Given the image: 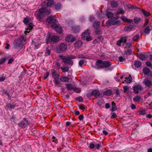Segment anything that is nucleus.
Returning a JSON list of instances; mask_svg holds the SVG:
<instances>
[{
  "label": "nucleus",
  "mask_w": 152,
  "mask_h": 152,
  "mask_svg": "<svg viewBox=\"0 0 152 152\" xmlns=\"http://www.w3.org/2000/svg\"><path fill=\"white\" fill-rule=\"evenodd\" d=\"M97 15L98 17L102 18L104 17V15L102 12L99 11L97 12Z\"/></svg>",
  "instance_id": "35"
},
{
  "label": "nucleus",
  "mask_w": 152,
  "mask_h": 152,
  "mask_svg": "<svg viewBox=\"0 0 152 152\" xmlns=\"http://www.w3.org/2000/svg\"><path fill=\"white\" fill-rule=\"evenodd\" d=\"M6 79V78L4 77H0V81L2 82L4 81Z\"/></svg>",
  "instance_id": "63"
},
{
  "label": "nucleus",
  "mask_w": 152,
  "mask_h": 152,
  "mask_svg": "<svg viewBox=\"0 0 152 152\" xmlns=\"http://www.w3.org/2000/svg\"><path fill=\"white\" fill-rule=\"evenodd\" d=\"M69 79L66 77H62L60 78V80L63 82H66L69 81Z\"/></svg>",
  "instance_id": "23"
},
{
  "label": "nucleus",
  "mask_w": 152,
  "mask_h": 152,
  "mask_svg": "<svg viewBox=\"0 0 152 152\" xmlns=\"http://www.w3.org/2000/svg\"><path fill=\"white\" fill-rule=\"evenodd\" d=\"M100 23L99 21H95L93 24V26L94 28H97L99 26Z\"/></svg>",
  "instance_id": "33"
},
{
  "label": "nucleus",
  "mask_w": 152,
  "mask_h": 152,
  "mask_svg": "<svg viewBox=\"0 0 152 152\" xmlns=\"http://www.w3.org/2000/svg\"><path fill=\"white\" fill-rule=\"evenodd\" d=\"M51 140L53 142H55V143H57V140L55 137L53 136Z\"/></svg>",
  "instance_id": "56"
},
{
  "label": "nucleus",
  "mask_w": 152,
  "mask_h": 152,
  "mask_svg": "<svg viewBox=\"0 0 152 152\" xmlns=\"http://www.w3.org/2000/svg\"><path fill=\"white\" fill-rule=\"evenodd\" d=\"M152 29V27L150 26H149L145 28L144 32L145 34H148L149 33Z\"/></svg>",
  "instance_id": "18"
},
{
  "label": "nucleus",
  "mask_w": 152,
  "mask_h": 152,
  "mask_svg": "<svg viewBox=\"0 0 152 152\" xmlns=\"http://www.w3.org/2000/svg\"><path fill=\"white\" fill-rule=\"evenodd\" d=\"M134 92L135 94H137L140 92L142 89V88L140 85H137L133 87Z\"/></svg>",
  "instance_id": "5"
},
{
  "label": "nucleus",
  "mask_w": 152,
  "mask_h": 152,
  "mask_svg": "<svg viewBox=\"0 0 152 152\" xmlns=\"http://www.w3.org/2000/svg\"><path fill=\"white\" fill-rule=\"evenodd\" d=\"M53 82L56 85H58L59 84L60 81L58 78H55L53 80Z\"/></svg>",
  "instance_id": "50"
},
{
  "label": "nucleus",
  "mask_w": 152,
  "mask_h": 152,
  "mask_svg": "<svg viewBox=\"0 0 152 152\" xmlns=\"http://www.w3.org/2000/svg\"><path fill=\"white\" fill-rule=\"evenodd\" d=\"M110 66V63L108 61H104L102 68H106Z\"/></svg>",
  "instance_id": "19"
},
{
  "label": "nucleus",
  "mask_w": 152,
  "mask_h": 152,
  "mask_svg": "<svg viewBox=\"0 0 152 152\" xmlns=\"http://www.w3.org/2000/svg\"><path fill=\"white\" fill-rule=\"evenodd\" d=\"M84 61L83 60H80L79 62V65L80 67H82L83 65L84 64Z\"/></svg>",
  "instance_id": "51"
},
{
  "label": "nucleus",
  "mask_w": 152,
  "mask_h": 152,
  "mask_svg": "<svg viewBox=\"0 0 152 152\" xmlns=\"http://www.w3.org/2000/svg\"><path fill=\"white\" fill-rule=\"evenodd\" d=\"M28 122L25 118L23 119L20 124V126L22 128H24L28 125Z\"/></svg>",
  "instance_id": "13"
},
{
  "label": "nucleus",
  "mask_w": 152,
  "mask_h": 152,
  "mask_svg": "<svg viewBox=\"0 0 152 152\" xmlns=\"http://www.w3.org/2000/svg\"><path fill=\"white\" fill-rule=\"evenodd\" d=\"M32 44L34 46V49H37L39 48V45L37 43L33 42Z\"/></svg>",
  "instance_id": "49"
},
{
  "label": "nucleus",
  "mask_w": 152,
  "mask_h": 152,
  "mask_svg": "<svg viewBox=\"0 0 152 152\" xmlns=\"http://www.w3.org/2000/svg\"><path fill=\"white\" fill-rule=\"evenodd\" d=\"M140 97L139 96L137 95L134 98L133 100L134 102H138L140 101Z\"/></svg>",
  "instance_id": "38"
},
{
  "label": "nucleus",
  "mask_w": 152,
  "mask_h": 152,
  "mask_svg": "<svg viewBox=\"0 0 152 152\" xmlns=\"http://www.w3.org/2000/svg\"><path fill=\"white\" fill-rule=\"evenodd\" d=\"M8 106L9 108L11 109H13L15 107L14 106L10 103L9 104Z\"/></svg>",
  "instance_id": "60"
},
{
  "label": "nucleus",
  "mask_w": 152,
  "mask_h": 152,
  "mask_svg": "<svg viewBox=\"0 0 152 152\" xmlns=\"http://www.w3.org/2000/svg\"><path fill=\"white\" fill-rule=\"evenodd\" d=\"M91 94L93 96H99L100 94L98 91L95 90L92 91Z\"/></svg>",
  "instance_id": "27"
},
{
  "label": "nucleus",
  "mask_w": 152,
  "mask_h": 152,
  "mask_svg": "<svg viewBox=\"0 0 152 152\" xmlns=\"http://www.w3.org/2000/svg\"><path fill=\"white\" fill-rule=\"evenodd\" d=\"M103 61L100 60H98L96 62V65L98 68H102Z\"/></svg>",
  "instance_id": "17"
},
{
  "label": "nucleus",
  "mask_w": 152,
  "mask_h": 152,
  "mask_svg": "<svg viewBox=\"0 0 152 152\" xmlns=\"http://www.w3.org/2000/svg\"><path fill=\"white\" fill-rule=\"evenodd\" d=\"M106 15L108 18L113 17L114 16L113 14L111 12H108L106 13Z\"/></svg>",
  "instance_id": "37"
},
{
  "label": "nucleus",
  "mask_w": 152,
  "mask_h": 152,
  "mask_svg": "<svg viewBox=\"0 0 152 152\" xmlns=\"http://www.w3.org/2000/svg\"><path fill=\"white\" fill-rule=\"evenodd\" d=\"M50 50L48 48H46V51L45 52V55L48 56L50 54Z\"/></svg>",
  "instance_id": "53"
},
{
  "label": "nucleus",
  "mask_w": 152,
  "mask_h": 152,
  "mask_svg": "<svg viewBox=\"0 0 152 152\" xmlns=\"http://www.w3.org/2000/svg\"><path fill=\"white\" fill-rule=\"evenodd\" d=\"M111 6L113 8L117 7L118 6V2L115 1H112L111 2Z\"/></svg>",
  "instance_id": "21"
},
{
  "label": "nucleus",
  "mask_w": 152,
  "mask_h": 152,
  "mask_svg": "<svg viewBox=\"0 0 152 152\" xmlns=\"http://www.w3.org/2000/svg\"><path fill=\"white\" fill-rule=\"evenodd\" d=\"M118 18L119 17L117 16L116 18H114L109 19L106 22V26H109L112 25H114L115 21V20L118 19Z\"/></svg>",
  "instance_id": "6"
},
{
  "label": "nucleus",
  "mask_w": 152,
  "mask_h": 152,
  "mask_svg": "<svg viewBox=\"0 0 152 152\" xmlns=\"http://www.w3.org/2000/svg\"><path fill=\"white\" fill-rule=\"evenodd\" d=\"M89 147L91 149L94 148L95 147V142H94L93 143H90Z\"/></svg>",
  "instance_id": "48"
},
{
  "label": "nucleus",
  "mask_w": 152,
  "mask_h": 152,
  "mask_svg": "<svg viewBox=\"0 0 152 152\" xmlns=\"http://www.w3.org/2000/svg\"><path fill=\"white\" fill-rule=\"evenodd\" d=\"M122 42H121V40L120 39V40H118L116 42L117 45L118 46H121V43Z\"/></svg>",
  "instance_id": "59"
},
{
  "label": "nucleus",
  "mask_w": 152,
  "mask_h": 152,
  "mask_svg": "<svg viewBox=\"0 0 152 152\" xmlns=\"http://www.w3.org/2000/svg\"><path fill=\"white\" fill-rule=\"evenodd\" d=\"M94 18L93 16H91L90 17L89 20L91 22L94 20Z\"/></svg>",
  "instance_id": "64"
},
{
  "label": "nucleus",
  "mask_w": 152,
  "mask_h": 152,
  "mask_svg": "<svg viewBox=\"0 0 152 152\" xmlns=\"http://www.w3.org/2000/svg\"><path fill=\"white\" fill-rule=\"evenodd\" d=\"M139 37V36L138 35H136L135 36H134L133 38V40L134 41H136L137 39Z\"/></svg>",
  "instance_id": "58"
},
{
  "label": "nucleus",
  "mask_w": 152,
  "mask_h": 152,
  "mask_svg": "<svg viewBox=\"0 0 152 152\" xmlns=\"http://www.w3.org/2000/svg\"><path fill=\"white\" fill-rule=\"evenodd\" d=\"M112 106L111 111H115L117 109V107H116L115 103L113 102L112 103Z\"/></svg>",
  "instance_id": "26"
},
{
  "label": "nucleus",
  "mask_w": 152,
  "mask_h": 152,
  "mask_svg": "<svg viewBox=\"0 0 152 152\" xmlns=\"http://www.w3.org/2000/svg\"><path fill=\"white\" fill-rule=\"evenodd\" d=\"M102 39H103L101 37H99L94 40V42L95 44L96 43L102 41Z\"/></svg>",
  "instance_id": "30"
},
{
  "label": "nucleus",
  "mask_w": 152,
  "mask_h": 152,
  "mask_svg": "<svg viewBox=\"0 0 152 152\" xmlns=\"http://www.w3.org/2000/svg\"><path fill=\"white\" fill-rule=\"evenodd\" d=\"M101 146V143H96L95 142V147L97 150H99Z\"/></svg>",
  "instance_id": "47"
},
{
  "label": "nucleus",
  "mask_w": 152,
  "mask_h": 152,
  "mask_svg": "<svg viewBox=\"0 0 152 152\" xmlns=\"http://www.w3.org/2000/svg\"><path fill=\"white\" fill-rule=\"evenodd\" d=\"M104 102L103 101H102V100H99L97 102V104L99 105H102L104 103Z\"/></svg>",
  "instance_id": "55"
},
{
  "label": "nucleus",
  "mask_w": 152,
  "mask_h": 152,
  "mask_svg": "<svg viewBox=\"0 0 152 152\" xmlns=\"http://www.w3.org/2000/svg\"><path fill=\"white\" fill-rule=\"evenodd\" d=\"M141 65V62L139 61H136L134 63L135 66L138 68L140 67Z\"/></svg>",
  "instance_id": "29"
},
{
  "label": "nucleus",
  "mask_w": 152,
  "mask_h": 152,
  "mask_svg": "<svg viewBox=\"0 0 152 152\" xmlns=\"http://www.w3.org/2000/svg\"><path fill=\"white\" fill-rule=\"evenodd\" d=\"M66 88L68 90H72L73 88L72 85L70 83H67L66 85Z\"/></svg>",
  "instance_id": "36"
},
{
  "label": "nucleus",
  "mask_w": 152,
  "mask_h": 152,
  "mask_svg": "<svg viewBox=\"0 0 152 152\" xmlns=\"http://www.w3.org/2000/svg\"><path fill=\"white\" fill-rule=\"evenodd\" d=\"M52 27L55 28L56 31L58 33H61L62 32V28L58 24V22L55 24L54 26H53Z\"/></svg>",
  "instance_id": "11"
},
{
  "label": "nucleus",
  "mask_w": 152,
  "mask_h": 152,
  "mask_svg": "<svg viewBox=\"0 0 152 152\" xmlns=\"http://www.w3.org/2000/svg\"><path fill=\"white\" fill-rule=\"evenodd\" d=\"M125 58L122 56H120L119 58V60L120 62H122L125 60Z\"/></svg>",
  "instance_id": "54"
},
{
  "label": "nucleus",
  "mask_w": 152,
  "mask_h": 152,
  "mask_svg": "<svg viewBox=\"0 0 152 152\" xmlns=\"http://www.w3.org/2000/svg\"><path fill=\"white\" fill-rule=\"evenodd\" d=\"M114 25L115 24H120L121 23V21L120 20H116V21H115L114 22Z\"/></svg>",
  "instance_id": "61"
},
{
  "label": "nucleus",
  "mask_w": 152,
  "mask_h": 152,
  "mask_svg": "<svg viewBox=\"0 0 152 152\" xmlns=\"http://www.w3.org/2000/svg\"><path fill=\"white\" fill-rule=\"evenodd\" d=\"M48 2L47 3V7H50L53 4V0H47Z\"/></svg>",
  "instance_id": "34"
},
{
  "label": "nucleus",
  "mask_w": 152,
  "mask_h": 152,
  "mask_svg": "<svg viewBox=\"0 0 152 152\" xmlns=\"http://www.w3.org/2000/svg\"><path fill=\"white\" fill-rule=\"evenodd\" d=\"M67 48L66 45L64 43H61L57 48L59 52H63L65 51Z\"/></svg>",
  "instance_id": "9"
},
{
  "label": "nucleus",
  "mask_w": 152,
  "mask_h": 152,
  "mask_svg": "<svg viewBox=\"0 0 152 152\" xmlns=\"http://www.w3.org/2000/svg\"><path fill=\"white\" fill-rule=\"evenodd\" d=\"M127 39V38L126 37V36L122 37L120 39L121 40V42L123 43H125L126 42Z\"/></svg>",
  "instance_id": "45"
},
{
  "label": "nucleus",
  "mask_w": 152,
  "mask_h": 152,
  "mask_svg": "<svg viewBox=\"0 0 152 152\" xmlns=\"http://www.w3.org/2000/svg\"><path fill=\"white\" fill-rule=\"evenodd\" d=\"M124 53L126 55H129L131 54V51L130 48L125 49L124 51Z\"/></svg>",
  "instance_id": "25"
},
{
  "label": "nucleus",
  "mask_w": 152,
  "mask_h": 152,
  "mask_svg": "<svg viewBox=\"0 0 152 152\" xmlns=\"http://www.w3.org/2000/svg\"><path fill=\"white\" fill-rule=\"evenodd\" d=\"M112 93V91L110 89H108L104 92L103 94H104L106 95L110 96Z\"/></svg>",
  "instance_id": "24"
},
{
  "label": "nucleus",
  "mask_w": 152,
  "mask_h": 152,
  "mask_svg": "<svg viewBox=\"0 0 152 152\" xmlns=\"http://www.w3.org/2000/svg\"><path fill=\"white\" fill-rule=\"evenodd\" d=\"M72 31L74 33H76L80 31V28L78 26H72Z\"/></svg>",
  "instance_id": "20"
},
{
  "label": "nucleus",
  "mask_w": 152,
  "mask_h": 152,
  "mask_svg": "<svg viewBox=\"0 0 152 152\" xmlns=\"http://www.w3.org/2000/svg\"><path fill=\"white\" fill-rule=\"evenodd\" d=\"M143 72L144 74L148 75L150 74V70L147 67H145L143 69Z\"/></svg>",
  "instance_id": "22"
},
{
  "label": "nucleus",
  "mask_w": 152,
  "mask_h": 152,
  "mask_svg": "<svg viewBox=\"0 0 152 152\" xmlns=\"http://www.w3.org/2000/svg\"><path fill=\"white\" fill-rule=\"evenodd\" d=\"M30 20V18H28L26 17L24 19L23 21L25 24L27 25L28 24L29 21V20Z\"/></svg>",
  "instance_id": "41"
},
{
  "label": "nucleus",
  "mask_w": 152,
  "mask_h": 152,
  "mask_svg": "<svg viewBox=\"0 0 152 152\" xmlns=\"http://www.w3.org/2000/svg\"><path fill=\"white\" fill-rule=\"evenodd\" d=\"M59 40V37L58 36L55 35H53L50 39L51 42H58Z\"/></svg>",
  "instance_id": "12"
},
{
  "label": "nucleus",
  "mask_w": 152,
  "mask_h": 152,
  "mask_svg": "<svg viewBox=\"0 0 152 152\" xmlns=\"http://www.w3.org/2000/svg\"><path fill=\"white\" fill-rule=\"evenodd\" d=\"M47 22L49 23H51L52 27L54 26L58 22L54 16H49L47 19Z\"/></svg>",
  "instance_id": "3"
},
{
  "label": "nucleus",
  "mask_w": 152,
  "mask_h": 152,
  "mask_svg": "<svg viewBox=\"0 0 152 152\" xmlns=\"http://www.w3.org/2000/svg\"><path fill=\"white\" fill-rule=\"evenodd\" d=\"M141 11L142 13L144 15L146 16H148L149 15V14L148 12L146 11L145 10L143 9L141 10Z\"/></svg>",
  "instance_id": "43"
},
{
  "label": "nucleus",
  "mask_w": 152,
  "mask_h": 152,
  "mask_svg": "<svg viewBox=\"0 0 152 152\" xmlns=\"http://www.w3.org/2000/svg\"><path fill=\"white\" fill-rule=\"evenodd\" d=\"M124 13V11L122 9H119L115 13V15H118L119 14H123Z\"/></svg>",
  "instance_id": "32"
},
{
  "label": "nucleus",
  "mask_w": 152,
  "mask_h": 152,
  "mask_svg": "<svg viewBox=\"0 0 152 152\" xmlns=\"http://www.w3.org/2000/svg\"><path fill=\"white\" fill-rule=\"evenodd\" d=\"M121 18L123 21L125 22H126L127 19V18H126V17L124 16H122Z\"/></svg>",
  "instance_id": "62"
},
{
  "label": "nucleus",
  "mask_w": 152,
  "mask_h": 152,
  "mask_svg": "<svg viewBox=\"0 0 152 152\" xmlns=\"http://www.w3.org/2000/svg\"><path fill=\"white\" fill-rule=\"evenodd\" d=\"M143 83L146 87H150L152 85L151 80L147 78H145L144 79Z\"/></svg>",
  "instance_id": "7"
},
{
  "label": "nucleus",
  "mask_w": 152,
  "mask_h": 152,
  "mask_svg": "<svg viewBox=\"0 0 152 152\" xmlns=\"http://www.w3.org/2000/svg\"><path fill=\"white\" fill-rule=\"evenodd\" d=\"M82 44L81 41H78L77 42H76L75 43V47L76 48H79L81 46Z\"/></svg>",
  "instance_id": "31"
},
{
  "label": "nucleus",
  "mask_w": 152,
  "mask_h": 152,
  "mask_svg": "<svg viewBox=\"0 0 152 152\" xmlns=\"http://www.w3.org/2000/svg\"><path fill=\"white\" fill-rule=\"evenodd\" d=\"M14 60V59L12 58L9 59L8 60V64H11Z\"/></svg>",
  "instance_id": "57"
},
{
  "label": "nucleus",
  "mask_w": 152,
  "mask_h": 152,
  "mask_svg": "<svg viewBox=\"0 0 152 152\" xmlns=\"http://www.w3.org/2000/svg\"><path fill=\"white\" fill-rule=\"evenodd\" d=\"M38 12V17L40 19H42L45 15H48L50 13V10L45 7L39 9Z\"/></svg>",
  "instance_id": "1"
},
{
  "label": "nucleus",
  "mask_w": 152,
  "mask_h": 152,
  "mask_svg": "<svg viewBox=\"0 0 152 152\" xmlns=\"http://www.w3.org/2000/svg\"><path fill=\"white\" fill-rule=\"evenodd\" d=\"M138 58L141 60H144L146 59L148 56L147 54L146 53H140L138 55Z\"/></svg>",
  "instance_id": "14"
},
{
  "label": "nucleus",
  "mask_w": 152,
  "mask_h": 152,
  "mask_svg": "<svg viewBox=\"0 0 152 152\" xmlns=\"http://www.w3.org/2000/svg\"><path fill=\"white\" fill-rule=\"evenodd\" d=\"M61 7V5L60 3H57L55 5V7L56 9V10H58L60 9Z\"/></svg>",
  "instance_id": "44"
},
{
  "label": "nucleus",
  "mask_w": 152,
  "mask_h": 152,
  "mask_svg": "<svg viewBox=\"0 0 152 152\" xmlns=\"http://www.w3.org/2000/svg\"><path fill=\"white\" fill-rule=\"evenodd\" d=\"M139 113L140 115H144L145 114V110H141L139 111Z\"/></svg>",
  "instance_id": "52"
},
{
  "label": "nucleus",
  "mask_w": 152,
  "mask_h": 152,
  "mask_svg": "<svg viewBox=\"0 0 152 152\" xmlns=\"http://www.w3.org/2000/svg\"><path fill=\"white\" fill-rule=\"evenodd\" d=\"M33 26V23H30L28 24L27 28H26V30L24 32L25 34H27V33L29 32L30 31L32 28Z\"/></svg>",
  "instance_id": "16"
},
{
  "label": "nucleus",
  "mask_w": 152,
  "mask_h": 152,
  "mask_svg": "<svg viewBox=\"0 0 152 152\" xmlns=\"http://www.w3.org/2000/svg\"><path fill=\"white\" fill-rule=\"evenodd\" d=\"M26 40V37L23 36H21L20 38V49L22 48L23 46L25 44V41Z\"/></svg>",
  "instance_id": "8"
},
{
  "label": "nucleus",
  "mask_w": 152,
  "mask_h": 152,
  "mask_svg": "<svg viewBox=\"0 0 152 152\" xmlns=\"http://www.w3.org/2000/svg\"><path fill=\"white\" fill-rule=\"evenodd\" d=\"M140 18L137 17H134V22L135 23H138L140 21Z\"/></svg>",
  "instance_id": "40"
},
{
  "label": "nucleus",
  "mask_w": 152,
  "mask_h": 152,
  "mask_svg": "<svg viewBox=\"0 0 152 152\" xmlns=\"http://www.w3.org/2000/svg\"><path fill=\"white\" fill-rule=\"evenodd\" d=\"M75 39V37L71 35H68L66 37V40L68 42H73Z\"/></svg>",
  "instance_id": "10"
},
{
  "label": "nucleus",
  "mask_w": 152,
  "mask_h": 152,
  "mask_svg": "<svg viewBox=\"0 0 152 152\" xmlns=\"http://www.w3.org/2000/svg\"><path fill=\"white\" fill-rule=\"evenodd\" d=\"M60 57L62 58V61L66 64H69L72 65L73 64V62L72 61L70 60L68 56L66 58H63V56H61Z\"/></svg>",
  "instance_id": "4"
},
{
  "label": "nucleus",
  "mask_w": 152,
  "mask_h": 152,
  "mask_svg": "<svg viewBox=\"0 0 152 152\" xmlns=\"http://www.w3.org/2000/svg\"><path fill=\"white\" fill-rule=\"evenodd\" d=\"M81 38L84 40L89 41L92 39V37L90 36V34L88 31L84 32L81 35Z\"/></svg>",
  "instance_id": "2"
},
{
  "label": "nucleus",
  "mask_w": 152,
  "mask_h": 152,
  "mask_svg": "<svg viewBox=\"0 0 152 152\" xmlns=\"http://www.w3.org/2000/svg\"><path fill=\"white\" fill-rule=\"evenodd\" d=\"M133 26L132 25H130L126 27L125 28V30L126 31H129L132 29L133 28Z\"/></svg>",
  "instance_id": "42"
},
{
  "label": "nucleus",
  "mask_w": 152,
  "mask_h": 152,
  "mask_svg": "<svg viewBox=\"0 0 152 152\" xmlns=\"http://www.w3.org/2000/svg\"><path fill=\"white\" fill-rule=\"evenodd\" d=\"M60 69L62 70V71L63 72H68L69 71V69L67 67H65L64 66H61L60 68Z\"/></svg>",
  "instance_id": "39"
},
{
  "label": "nucleus",
  "mask_w": 152,
  "mask_h": 152,
  "mask_svg": "<svg viewBox=\"0 0 152 152\" xmlns=\"http://www.w3.org/2000/svg\"><path fill=\"white\" fill-rule=\"evenodd\" d=\"M14 48L16 49L19 48V38H18L17 39H15L14 41L12 44Z\"/></svg>",
  "instance_id": "15"
},
{
  "label": "nucleus",
  "mask_w": 152,
  "mask_h": 152,
  "mask_svg": "<svg viewBox=\"0 0 152 152\" xmlns=\"http://www.w3.org/2000/svg\"><path fill=\"white\" fill-rule=\"evenodd\" d=\"M132 79L130 75L128 77H126L125 81L127 83H129L132 82Z\"/></svg>",
  "instance_id": "28"
},
{
  "label": "nucleus",
  "mask_w": 152,
  "mask_h": 152,
  "mask_svg": "<svg viewBox=\"0 0 152 152\" xmlns=\"http://www.w3.org/2000/svg\"><path fill=\"white\" fill-rule=\"evenodd\" d=\"M131 44L130 43H126L124 45V49H126L128 48H130Z\"/></svg>",
  "instance_id": "46"
}]
</instances>
